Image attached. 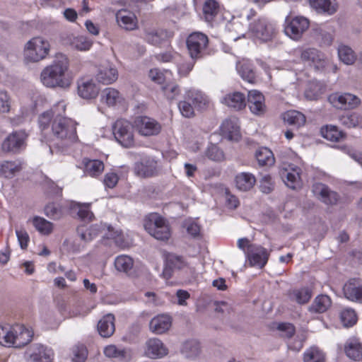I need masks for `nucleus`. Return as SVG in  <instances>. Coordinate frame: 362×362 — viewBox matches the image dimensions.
<instances>
[{
    "mask_svg": "<svg viewBox=\"0 0 362 362\" xmlns=\"http://www.w3.org/2000/svg\"><path fill=\"white\" fill-rule=\"evenodd\" d=\"M84 165L85 173L91 177H98L104 170V163L100 160H88Z\"/></svg>",
    "mask_w": 362,
    "mask_h": 362,
    "instance_id": "49530a36",
    "label": "nucleus"
},
{
    "mask_svg": "<svg viewBox=\"0 0 362 362\" xmlns=\"http://www.w3.org/2000/svg\"><path fill=\"white\" fill-rule=\"evenodd\" d=\"M206 156L211 160L221 161L224 158L223 152L216 145L211 144L206 151Z\"/></svg>",
    "mask_w": 362,
    "mask_h": 362,
    "instance_id": "bf43d9fd",
    "label": "nucleus"
},
{
    "mask_svg": "<svg viewBox=\"0 0 362 362\" xmlns=\"http://www.w3.org/2000/svg\"><path fill=\"white\" fill-rule=\"evenodd\" d=\"M219 11V5L215 0H206L203 6V13L206 21H213Z\"/></svg>",
    "mask_w": 362,
    "mask_h": 362,
    "instance_id": "603ef678",
    "label": "nucleus"
},
{
    "mask_svg": "<svg viewBox=\"0 0 362 362\" xmlns=\"http://www.w3.org/2000/svg\"><path fill=\"white\" fill-rule=\"evenodd\" d=\"M181 351L187 358H195L201 353L200 344L197 340L187 341L182 344Z\"/></svg>",
    "mask_w": 362,
    "mask_h": 362,
    "instance_id": "a18cd8bd",
    "label": "nucleus"
},
{
    "mask_svg": "<svg viewBox=\"0 0 362 362\" xmlns=\"http://www.w3.org/2000/svg\"><path fill=\"white\" fill-rule=\"evenodd\" d=\"M310 26L309 21L301 16H293L291 13L286 16L284 22V33L291 39L298 41Z\"/></svg>",
    "mask_w": 362,
    "mask_h": 362,
    "instance_id": "39448f33",
    "label": "nucleus"
},
{
    "mask_svg": "<svg viewBox=\"0 0 362 362\" xmlns=\"http://www.w3.org/2000/svg\"><path fill=\"white\" fill-rule=\"evenodd\" d=\"M54 357L53 349L40 343L30 345L25 352L26 362H52Z\"/></svg>",
    "mask_w": 362,
    "mask_h": 362,
    "instance_id": "1a4fd4ad",
    "label": "nucleus"
},
{
    "mask_svg": "<svg viewBox=\"0 0 362 362\" xmlns=\"http://www.w3.org/2000/svg\"><path fill=\"white\" fill-rule=\"evenodd\" d=\"M168 265L173 269H181L186 266V263L181 257L170 254L166 257Z\"/></svg>",
    "mask_w": 362,
    "mask_h": 362,
    "instance_id": "e2e57ef3",
    "label": "nucleus"
},
{
    "mask_svg": "<svg viewBox=\"0 0 362 362\" xmlns=\"http://www.w3.org/2000/svg\"><path fill=\"white\" fill-rule=\"evenodd\" d=\"M340 320L344 327H349L354 325L357 322V316L354 310L345 308L342 310L339 315Z\"/></svg>",
    "mask_w": 362,
    "mask_h": 362,
    "instance_id": "864d4df0",
    "label": "nucleus"
},
{
    "mask_svg": "<svg viewBox=\"0 0 362 362\" xmlns=\"http://www.w3.org/2000/svg\"><path fill=\"white\" fill-rule=\"evenodd\" d=\"M13 326L0 325V344L6 347H13Z\"/></svg>",
    "mask_w": 362,
    "mask_h": 362,
    "instance_id": "8fccbe9b",
    "label": "nucleus"
},
{
    "mask_svg": "<svg viewBox=\"0 0 362 362\" xmlns=\"http://www.w3.org/2000/svg\"><path fill=\"white\" fill-rule=\"evenodd\" d=\"M248 106L251 112L255 115H262L266 112L264 97L258 90H250L247 95Z\"/></svg>",
    "mask_w": 362,
    "mask_h": 362,
    "instance_id": "b1692460",
    "label": "nucleus"
},
{
    "mask_svg": "<svg viewBox=\"0 0 362 362\" xmlns=\"http://www.w3.org/2000/svg\"><path fill=\"white\" fill-rule=\"evenodd\" d=\"M304 362H325L324 354L317 347H311L305 351Z\"/></svg>",
    "mask_w": 362,
    "mask_h": 362,
    "instance_id": "6e6d98bb",
    "label": "nucleus"
},
{
    "mask_svg": "<svg viewBox=\"0 0 362 362\" xmlns=\"http://www.w3.org/2000/svg\"><path fill=\"white\" fill-rule=\"evenodd\" d=\"M23 168V162L19 159L0 161V177L10 180L18 175Z\"/></svg>",
    "mask_w": 362,
    "mask_h": 362,
    "instance_id": "4be33fe9",
    "label": "nucleus"
},
{
    "mask_svg": "<svg viewBox=\"0 0 362 362\" xmlns=\"http://www.w3.org/2000/svg\"><path fill=\"white\" fill-rule=\"evenodd\" d=\"M134 125L138 133L144 136L158 134L161 131V125L155 119L147 116L136 117Z\"/></svg>",
    "mask_w": 362,
    "mask_h": 362,
    "instance_id": "9d476101",
    "label": "nucleus"
},
{
    "mask_svg": "<svg viewBox=\"0 0 362 362\" xmlns=\"http://www.w3.org/2000/svg\"><path fill=\"white\" fill-rule=\"evenodd\" d=\"M328 101L336 108L341 110H351L357 107L360 103V98L349 93H334L329 95Z\"/></svg>",
    "mask_w": 362,
    "mask_h": 362,
    "instance_id": "9b49d317",
    "label": "nucleus"
},
{
    "mask_svg": "<svg viewBox=\"0 0 362 362\" xmlns=\"http://www.w3.org/2000/svg\"><path fill=\"white\" fill-rule=\"evenodd\" d=\"M183 227L186 229L187 234L192 237H197L200 233L199 226L193 220H186L183 223Z\"/></svg>",
    "mask_w": 362,
    "mask_h": 362,
    "instance_id": "0e129e2a",
    "label": "nucleus"
},
{
    "mask_svg": "<svg viewBox=\"0 0 362 362\" xmlns=\"http://www.w3.org/2000/svg\"><path fill=\"white\" fill-rule=\"evenodd\" d=\"M116 21L122 29L128 31L138 28V19L135 13L127 9H121L116 13Z\"/></svg>",
    "mask_w": 362,
    "mask_h": 362,
    "instance_id": "5701e85b",
    "label": "nucleus"
},
{
    "mask_svg": "<svg viewBox=\"0 0 362 362\" xmlns=\"http://www.w3.org/2000/svg\"><path fill=\"white\" fill-rule=\"evenodd\" d=\"M301 60L316 69H323L327 64L325 54L314 47H305L299 50Z\"/></svg>",
    "mask_w": 362,
    "mask_h": 362,
    "instance_id": "ddd939ff",
    "label": "nucleus"
},
{
    "mask_svg": "<svg viewBox=\"0 0 362 362\" xmlns=\"http://www.w3.org/2000/svg\"><path fill=\"white\" fill-rule=\"evenodd\" d=\"M162 90L168 100H173L180 94V86L175 82H169L162 87Z\"/></svg>",
    "mask_w": 362,
    "mask_h": 362,
    "instance_id": "13d9d810",
    "label": "nucleus"
},
{
    "mask_svg": "<svg viewBox=\"0 0 362 362\" xmlns=\"http://www.w3.org/2000/svg\"><path fill=\"white\" fill-rule=\"evenodd\" d=\"M276 329L280 332V335L282 337L288 339L292 337L296 332L294 326L288 322L279 323Z\"/></svg>",
    "mask_w": 362,
    "mask_h": 362,
    "instance_id": "680f3d73",
    "label": "nucleus"
},
{
    "mask_svg": "<svg viewBox=\"0 0 362 362\" xmlns=\"http://www.w3.org/2000/svg\"><path fill=\"white\" fill-rule=\"evenodd\" d=\"M283 119L285 122L289 125L294 126L299 128L303 126L305 123V116L297 110H289L283 115Z\"/></svg>",
    "mask_w": 362,
    "mask_h": 362,
    "instance_id": "a19ab883",
    "label": "nucleus"
},
{
    "mask_svg": "<svg viewBox=\"0 0 362 362\" xmlns=\"http://www.w3.org/2000/svg\"><path fill=\"white\" fill-rule=\"evenodd\" d=\"M13 330V347L21 348L28 344L33 339L34 332L23 325H15Z\"/></svg>",
    "mask_w": 362,
    "mask_h": 362,
    "instance_id": "412c9836",
    "label": "nucleus"
},
{
    "mask_svg": "<svg viewBox=\"0 0 362 362\" xmlns=\"http://www.w3.org/2000/svg\"><path fill=\"white\" fill-rule=\"evenodd\" d=\"M101 101L109 107H114L122 105L124 102V98L117 89L105 88L101 93Z\"/></svg>",
    "mask_w": 362,
    "mask_h": 362,
    "instance_id": "7c9ffc66",
    "label": "nucleus"
},
{
    "mask_svg": "<svg viewBox=\"0 0 362 362\" xmlns=\"http://www.w3.org/2000/svg\"><path fill=\"white\" fill-rule=\"evenodd\" d=\"M103 354L107 358L122 359L126 357V351L121 346L110 344L104 347Z\"/></svg>",
    "mask_w": 362,
    "mask_h": 362,
    "instance_id": "5fc2aeb1",
    "label": "nucleus"
},
{
    "mask_svg": "<svg viewBox=\"0 0 362 362\" xmlns=\"http://www.w3.org/2000/svg\"><path fill=\"white\" fill-rule=\"evenodd\" d=\"M159 168L157 161L151 157H146L135 163L134 173L140 177H150L158 174Z\"/></svg>",
    "mask_w": 362,
    "mask_h": 362,
    "instance_id": "2eb2a0df",
    "label": "nucleus"
},
{
    "mask_svg": "<svg viewBox=\"0 0 362 362\" xmlns=\"http://www.w3.org/2000/svg\"><path fill=\"white\" fill-rule=\"evenodd\" d=\"M178 107L182 115L187 118L194 116V107L185 98L178 103Z\"/></svg>",
    "mask_w": 362,
    "mask_h": 362,
    "instance_id": "052dcab7",
    "label": "nucleus"
},
{
    "mask_svg": "<svg viewBox=\"0 0 362 362\" xmlns=\"http://www.w3.org/2000/svg\"><path fill=\"white\" fill-rule=\"evenodd\" d=\"M119 177L117 173L109 172L105 175L103 182L105 187L112 189L116 186Z\"/></svg>",
    "mask_w": 362,
    "mask_h": 362,
    "instance_id": "338daca9",
    "label": "nucleus"
},
{
    "mask_svg": "<svg viewBox=\"0 0 362 362\" xmlns=\"http://www.w3.org/2000/svg\"><path fill=\"white\" fill-rule=\"evenodd\" d=\"M134 266L133 259L126 255L117 256L115 259V267L119 272L128 273Z\"/></svg>",
    "mask_w": 362,
    "mask_h": 362,
    "instance_id": "09e8293b",
    "label": "nucleus"
},
{
    "mask_svg": "<svg viewBox=\"0 0 362 362\" xmlns=\"http://www.w3.org/2000/svg\"><path fill=\"white\" fill-rule=\"evenodd\" d=\"M323 138L332 142H339L346 137V134L332 124H327L320 129Z\"/></svg>",
    "mask_w": 362,
    "mask_h": 362,
    "instance_id": "e433bc0d",
    "label": "nucleus"
},
{
    "mask_svg": "<svg viewBox=\"0 0 362 362\" xmlns=\"http://www.w3.org/2000/svg\"><path fill=\"white\" fill-rule=\"evenodd\" d=\"M332 305V300L327 295H318L309 308L312 313H322L328 310Z\"/></svg>",
    "mask_w": 362,
    "mask_h": 362,
    "instance_id": "58836bf2",
    "label": "nucleus"
},
{
    "mask_svg": "<svg viewBox=\"0 0 362 362\" xmlns=\"http://www.w3.org/2000/svg\"><path fill=\"white\" fill-rule=\"evenodd\" d=\"M144 354L153 359L162 358L168 354V349L160 339L153 337L146 341Z\"/></svg>",
    "mask_w": 362,
    "mask_h": 362,
    "instance_id": "dca6fc26",
    "label": "nucleus"
},
{
    "mask_svg": "<svg viewBox=\"0 0 362 362\" xmlns=\"http://www.w3.org/2000/svg\"><path fill=\"white\" fill-rule=\"evenodd\" d=\"M222 134L229 140L238 141L240 138L238 119L231 117L224 120L221 126Z\"/></svg>",
    "mask_w": 362,
    "mask_h": 362,
    "instance_id": "a878e982",
    "label": "nucleus"
},
{
    "mask_svg": "<svg viewBox=\"0 0 362 362\" xmlns=\"http://www.w3.org/2000/svg\"><path fill=\"white\" fill-rule=\"evenodd\" d=\"M144 228L149 235L159 240H168L170 228L165 218L157 213L149 214L144 219Z\"/></svg>",
    "mask_w": 362,
    "mask_h": 362,
    "instance_id": "7ed1b4c3",
    "label": "nucleus"
},
{
    "mask_svg": "<svg viewBox=\"0 0 362 362\" xmlns=\"http://www.w3.org/2000/svg\"><path fill=\"white\" fill-rule=\"evenodd\" d=\"M35 229L42 234L48 235L52 230V224L41 217H35L33 220Z\"/></svg>",
    "mask_w": 362,
    "mask_h": 362,
    "instance_id": "4d7b16f0",
    "label": "nucleus"
},
{
    "mask_svg": "<svg viewBox=\"0 0 362 362\" xmlns=\"http://www.w3.org/2000/svg\"><path fill=\"white\" fill-rule=\"evenodd\" d=\"M69 67L68 57L63 54H57L52 63L42 71L41 82L48 88H69L71 84V78L68 73Z\"/></svg>",
    "mask_w": 362,
    "mask_h": 362,
    "instance_id": "f257e3e1",
    "label": "nucleus"
},
{
    "mask_svg": "<svg viewBox=\"0 0 362 362\" xmlns=\"http://www.w3.org/2000/svg\"><path fill=\"white\" fill-rule=\"evenodd\" d=\"M115 140L123 147L131 148L134 145V126L126 119H117L112 126Z\"/></svg>",
    "mask_w": 362,
    "mask_h": 362,
    "instance_id": "423d86ee",
    "label": "nucleus"
},
{
    "mask_svg": "<svg viewBox=\"0 0 362 362\" xmlns=\"http://www.w3.org/2000/svg\"><path fill=\"white\" fill-rule=\"evenodd\" d=\"M185 98L198 110L204 109L209 103L207 96L202 91L194 88L186 90Z\"/></svg>",
    "mask_w": 362,
    "mask_h": 362,
    "instance_id": "c85d7f7f",
    "label": "nucleus"
},
{
    "mask_svg": "<svg viewBox=\"0 0 362 362\" xmlns=\"http://www.w3.org/2000/svg\"><path fill=\"white\" fill-rule=\"evenodd\" d=\"M255 157L260 166H271L274 163L273 153L266 147L257 150Z\"/></svg>",
    "mask_w": 362,
    "mask_h": 362,
    "instance_id": "c03bdc74",
    "label": "nucleus"
},
{
    "mask_svg": "<svg viewBox=\"0 0 362 362\" xmlns=\"http://www.w3.org/2000/svg\"><path fill=\"white\" fill-rule=\"evenodd\" d=\"M312 192L319 200L327 205L335 204L339 199V196L335 192L320 182L315 183L313 185Z\"/></svg>",
    "mask_w": 362,
    "mask_h": 362,
    "instance_id": "aec40b11",
    "label": "nucleus"
},
{
    "mask_svg": "<svg viewBox=\"0 0 362 362\" xmlns=\"http://www.w3.org/2000/svg\"><path fill=\"white\" fill-rule=\"evenodd\" d=\"M221 102L236 110L244 108L246 105L245 95L240 92H234L226 95Z\"/></svg>",
    "mask_w": 362,
    "mask_h": 362,
    "instance_id": "f704fd0d",
    "label": "nucleus"
},
{
    "mask_svg": "<svg viewBox=\"0 0 362 362\" xmlns=\"http://www.w3.org/2000/svg\"><path fill=\"white\" fill-rule=\"evenodd\" d=\"M338 56L339 59L347 65L354 64L356 59L354 50L350 47L344 45L339 46Z\"/></svg>",
    "mask_w": 362,
    "mask_h": 362,
    "instance_id": "3c124183",
    "label": "nucleus"
},
{
    "mask_svg": "<svg viewBox=\"0 0 362 362\" xmlns=\"http://www.w3.org/2000/svg\"><path fill=\"white\" fill-rule=\"evenodd\" d=\"M208 37L200 32H194L190 34L186 41L187 48L190 57L194 59L202 58L208 46Z\"/></svg>",
    "mask_w": 362,
    "mask_h": 362,
    "instance_id": "0eeeda50",
    "label": "nucleus"
},
{
    "mask_svg": "<svg viewBox=\"0 0 362 362\" xmlns=\"http://www.w3.org/2000/svg\"><path fill=\"white\" fill-rule=\"evenodd\" d=\"M346 355L356 361H362V343L357 338L349 339L344 345Z\"/></svg>",
    "mask_w": 362,
    "mask_h": 362,
    "instance_id": "c756f323",
    "label": "nucleus"
},
{
    "mask_svg": "<svg viewBox=\"0 0 362 362\" xmlns=\"http://www.w3.org/2000/svg\"><path fill=\"white\" fill-rule=\"evenodd\" d=\"M236 69L243 79L251 83L255 82V74L250 61L239 62L236 65Z\"/></svg>",
    "mask_w": 362,
    "mask_h": 362,
    "instance_id": "ea45409f",
    "label": "nucleus"
},
{
    "mask_svg": "<svg viewBox=\"0 0 362 362\" xmlns=\"http://www.w3.org/2000/svg\"><path fill=\"white\" fill-rule=\"evenodd\" d=\"M236 187L243 192H247L252 189L256 183L255 175L248 172L238 173L235 177Z\"/></svg>",
    "mask_w": 362,
    "mask_h": 362,
    "instance_id": "473e14b6",
    "label": "nucleus"
},
{
    "mask_svg": "<svg viewBox=\"0 0 362 362\" xmlns=\"http://www.w3.org/2000/svg\"><path fill=\"white\" fill-rule=\"evenodd\" d=\"M172 326V317L166 314L155 316L149 322V329L155 334H162L170 329Z\"/></svg>",
    "mask_w": 362,
    "mask_h": 362,
    "instance_id": "393cba45",
    "label": "nucleus"
},
{
    "mask_svg": "<svg viewBox=\"0 0 362 362\" xmlns=\"http://www.w3.org/2000/svg\"><path fill=\"white\" fill-rule=\"evenodd\" d=\"M339 121L342 125L348 128L362 127V115L356 112L341 115Z\"/></svg>",
    "mask_w": 362,
    "mask_h": 362,
    "instance_id": "37998d69",
    "label": "nucleus"
},
{
    "mask_svg": "<svg viewBox=\"0 0 362 362\" xmlns=\"http://www.w3.org/2000/svg\"><path fill=\"white\" fill-rule=\"evenodd\" d=\"M78 124L69 117L54 119L48 131H41L47 136L49 133L58 140L74 142L78 140L76 127Z\"/></svg>",
    "mask_w": 362,
    "mask_h": 362,
    "instance_id": "f03ea898",
    "label": "nucleus"
},
{
    "mask_svg": "<svg viewBox=\"0 0 362 362\" xmlns=\"http://www.w3.org/2000/svg\"><path fill=\"white\" fill-rule=\"evenodd\" d=\"M310 6L317 12L327 15H333L337 11L335 0H310Z\"/></svg>",
    "mask_w": 362,
    "mask_h": 362,
    "instance_id": "c9c22d12",
    "label": "nucleus"
},
{
    "mask_svg": "<svg viewBox=\"0 0 362 362\" xmlns=\"http://www.w3.org/2000/svg\"><path fill=\"white\" fill-rule=\"evenodd\" d=\"M98 330L103 337H111L115 330L114 315L107 314L103 316L98 323Z\"/></svg>",
    "mask_w": 362,
    "mask_h": 362,
    "instance_id": "72a5a7b5",
    "label": "nucleus"
},
{
    "mask_svg": "<svg viewBox=\"0 0 362 362\" xmlns=\"http://www.w3.org/2000/svg\"><path fill=\"white\" fill-rule=\"evenodd\" d=\"M288 295L291 300L298 304H305L310 300L313 293L308 287H302L290 290Z\"/></svg>",
    "mask_w": 362,
    "mask_h": 362,
    "instance_id": "4c0bfd02",
    "label": "nucleus"
},
{
    "mask_svg": "<svg viewBox=\"0 0 362 362\" xmlns=\"http://www.w3.org/2000/svg\"><path fill=\"white\" fill-rule=\"evenodd\" d=\"M49 42L42 37L30 39L25 45L24 59L28 62H37L43 60L49 54Z\"/></svg>",
    "mask_w": 362,
    "mask_h": 362,
    "instance_id": "20e7f679",
    "label": "nucleus"
},
{
    "mask_svg": "<svg viewBox=\"0 0 362 362\" xmlns=\"http://www.w3.org/2000/svg\"><path fill=\"white\" fill-rule=\"evenodd\" d=\"M169 37L168 33L160 28H145L144 30V40L148 44L159 45Z\"/></svg>",
    "mask_w": 362,
    "mask_h": 362,
    "instance_id": "bb28decb",
    "label": "nucleus"
},
{
    "mask_svg": "<svg viewBox=\"0 0 362 362\" xmlns=\"http://www.w3.org/2000/svg\"><path fill=\"white\" fill-rule=\"evenodd\" d=\"M343 294L349 301L362 303V279H349L343 286Z\"/></svg>",
    "mask_w": 362,
    "mask_h": 362,
    "instance_id": "f3484780",
    "label": "nucleus"
},
{
    "mask_svg": "<svg viewBox=\"0 0 362 362\" xmlns=\"http://www.w3.org/2000/svg\"><path fill=\"white\" fill-rule=\"evenodd\" d=\"M66 103L64 100L57 103L49 110L44 112L39 116L38 124L41 131H48L51 122L54 119L65 117Z\"/></svg>",
    "mask_w": 362,
    "mask_h": 362,
    "instance_id": "f8f14e48",
    "label": "nucleus"
},
{
    "mask_svg": "<svg viewBox=\"0 0 362 362\" xmlns=\"http://www.w3.org/2000/svg\"><path fill=\"white\" fill-rule=\"evenodd\" d=\"M300 169L297 167H284L281 175L285 184L291 189H296L300 186Z\"/></svg>",
    "mask_w": 362,
    "mask_h": 362,
    "instance_id": "cd10ccee",
    "label": "nucleus"
},
{
    "mask_svg": "<svg viewBox=\"0 0 362 362\" xmlns=\"http://www.w3.org/2000/svg\"><path fill=\"white\" fill-rule=\"evenodd\" d=\"M254 36L262 41L270 40L275 34V25L265 18H259L250 27Z\"/></svg>",
    "mask_w": 362,
    "mask_h": 362,
    "instance_id": "4468645a",
    "label": "nucleus"
},
{
    "mask_svg": "<svg viewBox=\"0 0 362 362\" xmlns=\"http://www.w3.org/2000/svg\"><path fill=\"white\" fill-rule=\"evenodd\" d=\"M117 69L112 65L101 66L96 74L98 81L104 85L113 83L117 81Z\"/></svg>",
    "mask_w": 362,
    "mask_h": 362,
    "instance_id": "2f4dec72",
    "label": "nucleus"
},
{
    "mask_svg": "<svg viewBox=\"0 0 362 362\" xmlns=\"http://www.w3.org/2000/svg\"><path fill=\"white\" fill-rule=\"evenodd\" d=\"M69 45L72 49L81 52H86L90 49L93 42L84 35L74 36L70 39Z\"/></svg>",
    "mask_w": 362,
    "mask_h": 362,
    "instance_id": "79ce46f5",
    "label": "nucleus"
},
{
    "mask_svg": "<svg viewBox=\"0 0 362 362\" xmlns=\"http://www.w3.org/2000/svg\"><path fill=\"white\" fill-rule=\"evenodd\" d=\"M77 90L81 98L93 99L98 96L100 88L93 78L84 77L78 80Z\"/></svg>",
    "mask_w": 362,
    "mask_h": 362,
    "instance_id": "6ab92c4d",
    "label": "nucleus"
},
{
    "mask_svg": "<svg viewBox=\"0 0 362 362\" xmlns=\"http://www.w3.org/2000/svg\"><path fill=\"white\" fill-rule=\"evenodd\" d=\"M16 234L18 238V243L22 250H25L30 242V237L27 231L24 229L16 230Z\"/></svg>",
    "mask_w": 362,
    "mask_h": 362,
    "instance_id": "69168bd1",
    "label": "nucleus"
},
{
    "mask_svg": "<svg viewBox=\"0 0 362 362\" xmlns=\"http://www.w3.org/2000/svg\"><path fill=\"white\" fill-rule=\"evenodd\" d=\"M28 136L24 130L11 132L3 141L1 150L5 153H19L26 147Z\"/></svg>",
    "mask_w": 362,
    "mask_h": 362,
    "instance_id": "6e6552de",
    "label": "nucleus"
},
{
    "mask_svg": "<svg viewBox=\"0 0 362 362\" xmlns=\"http://www.w3.org/2000/svg\"><path fill=\"white\" fill-rule=\"evenodd\" d=\"M107 239L112 240L115 244L121 248L128 247L129 243L125 239L123 233L120 230H115L112 227H107V233L105 234Z\"/></svg>",
    "mask_w": 362,
    "mask_h": 362,
    "instance_id": "de8ad7c7",
    "label": "nucleus"
},
{
    "mask_svg": "<svg viewBox=\"0 0 362 362\" xmlns=\"http://www.w3.org/2000/svg\"><path fill=\"white\" fill-rule=\"evenodd\" d=\"M73 361L84 362L87 357V350L83 346H76L73 349Z\"/></svg>",
    "mask_w": 362,
    "mask_h": 362,
    "instance_id": "774afa93",
    "label": "nucleus"
},
{
    "mask_svg": "<svg viewBox=\"0 0 362 362\" xmlns=\"http://www.w3.org/2000/svg\"><path fill=\"white\" fill-rule=\"evenodd\" d=\"M269 252L264 247L259 245H250L247 257L252 267L263 268L269 259Z\"/></svg>",
    "mask_w": 362,
    "mask_h": 362,
    "instance_id": "a211bd4d",
    "label": "nucleus"
}]
</instances>
